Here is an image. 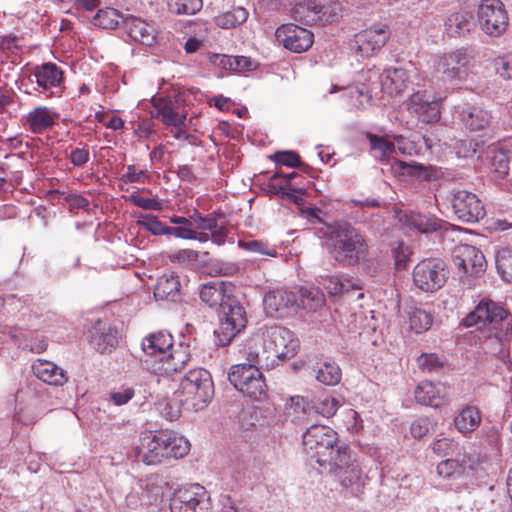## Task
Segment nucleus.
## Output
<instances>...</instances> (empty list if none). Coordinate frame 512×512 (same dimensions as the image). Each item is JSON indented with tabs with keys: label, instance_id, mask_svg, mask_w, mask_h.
Returning a JSON list of instances; mask_svg holds the SVG:
<instances>
[{
	"label": "nucleus",
	"instance_id": "nucleus-17",
	"mask_svg": "<svg viewBox=\"0 0 512 512\" xmlns=\"http://www.w3.org/2000/svg\"><path fill=\"white\" fill-rule=\"evenodd\" d=\"M407 105L410 113L415 114L418 120L424 123L434 124L440 119L439 103L425 91L412 94Z\"/></svg>",
	"mask_w": 512,
	"mask_h": 512
},
{
	"label": "nucleus",
	"instance_id": "nucleus-59",
	"mask_svg": "<svg viewBox=\"0 0 512 512\" xmlns=\"http://www.w3.org/2000/svg\"><path fill=\"white\" fill-rule=\"evenodd\" d=\"M417 363L423 372L429 373L437 371L442 367V362L435 354H422L420 357H418Z\"/></svg>",
	"mask_w": 512,
	"mask_h": 512
},
{
	"label": "nucleus",
	"instance_id": "nucleus-40",
	"mask_svg": "<svg viewBox=\"0 0 512 512\" xmlns=\"http://www.w3.org/2000/svg\"><path fill=\"white\" fill-rule=\"evenodd\" d=\"M445 25L451 35H463L474 26L473 15L470 12L453 13L447 18Z\"/></svg>",
	"mask_w": 512,
	"mask_h": 512
},
{
	"label": "nucleus",
	"instance_id": "nucleus-55",
	"mask_svg": "<svg viewBox=\"0 0 512 512\" xmlns=\"http://www.w3.org/2000/svg\"><path fill=\"white\" fill-rule=\"evenodd\" d=\"M480 143L476 140L465 138L457 140L454 144V150L459 158H472L480 150Z\"/></svg>",
	"mask_w": 512,
	"mask_h": 512
},
{
	"label": "nucleus",
	"instance_id": "nucleus-56",
	"mask_svg": "<svg viewBox=\"0 0 512 512\" xmlns=\"http://www.w3.org/2000/svg\"><path fill=\"white\" fill-rule=\"evenodd\" d=\"M436 423L428 417H421L415 420L410 427L411 435L415 439H422L435 430Z\"/></svg>",
	"mask_w": 512,
	"mask_h": 512
},
{
	"label": "nucleus",
	"instance_id": "nucleus-11",
	"mask_svg": "<svg viewBox=\"0 0 512 512\" xmlns=\"http://www.w3.org/2000/svg\"><path fill=\"white\" fill-rule=\"evenodd\" d=\"M451 205L457 218L465 223H476L486 214L484 205L479 197L467 190L454 191Z\"/></svg>",
	"mask_w": 512,
	"mask_h": 512
},
{
	"label": "nucleus",
	"instance_id": "nucleus-23",
	"mask_svg": "<svg viewBox=\"0 0 512 512\" xmlns=\"http://www.w3.org/2000/svg\"><path fill=\"white\" fill-rule=\"evenodd\" d=\"M447 388L444 384L423 381L415 389V399L418 403L431 407H441L447 401Z\"/></svg>",
	"mask_w": 512,
	"mask_h": 512
},
{
	"label": "nucleus",
	"instance_id": "nucleus-57",
	"mask_svg": "<svg viewBox=\"0 0 512 512\" xmlns=\"http://www.w3.org/2000/svg\"><path fill=\"white\" fill-rule=\"evenodd\" d=\"M411 254L412 252L409 246L405 245L403 242H397L396 246L392 248V255L397 270H405L408 267Z\"/></svg>",
	"mask_w": 512,
	"mask_h": 512
},
{
	"label": "nucleus",
	"instance_id": "nucleus-5",
	"mask_svg": "<svg viewBox=\"0 0 512 512\" xmlns=\"http://www.w3.org/2000/svg\"><path fill=\"white\" fill-rule=\"evenodd\" d=\"M465 326L489 327L500 342L512 333V315L493 301H481L464 319Z\"/></svg>",
	"mask_w": 512,
	"mask_h": 512
},
{
	"label": "nucleus",
	"instance_id": "nucleus-44",
	"mask_svg": "<svg viewBox=\"0 0 512 512\" xmlns=\"http://www.w3.org/2000/svg\"><path fill=\"white\" fill-rule=\"evenodd\" d=\"M495 263L498 274L508 282H512V249L504 247L497 251Z\"/></svg>",
	"mask_w": 512,
	"mask_h": 512
},
{
	"label": "nucleus",
	"instance_id": "nucleus-13",
	"mask_svg": "<svg viewBox=\"0 0 512 512\" xmlns=\"http://www.w3.org/2000/svg\"><path fill=\"white\" fill-rule=\"evenodd\" d=\"M473 58L468 49H458L443 55L437 63V71L445 81H461L468 74V65Z\"/></svg>",
	"mask_w": 512,
	"mask_h": 512
},
{
	"label": "nucleus",
	"instance_id": "nucleus-25",
	"mask_svg": "<svg viewBox=\"0 0 512 512\" xmlns=\"http://www.w3.org/2000/svg\"><path fill=\"white\" fill-rule=\"evenodd\" d=\"M174 347L171 334L158 332L151 334L142 342V349L147 356L160 361Z\"/></svg>",
	"mask_w": 512,
	"mask_h": 512
},
{
	"label": "nucleus",
	"instance_id": "nucleus-39",
	"mask_svg": "<svg viewBox=\"0 0 512 512\" xmlns=\"http://www.w3.org/2000/svg\"><path fill=\"white\" fill-rule=\"evenodd\" d=\"M366 137L370 143V151L377 160L387 161L395 153V144L387 138L370 132L366 134Z\"/></svg>",
	"mask_w": 512,
	"mask_h": 512
},
{
	"label": "nucleus",
	"instance_id": "nucleus-12",
	"mask_svg": "<svg viewBox=\"0 0 512 512\" xmlns=\"http://www.w3.org/2000/svg\"><path fill=\"white\" fill-rule=\"evenodd\" d=\"M452 260L464 274L479 277L487 268L484 254L469 244L456 245L452 250Z\"/></svg>",
	"mask_w": 512,
	"mask_h": 512
},
{
	"label": "nucleus",
	"instance_id": "nucleus-20",
	"mask_svg": "<svg viewBox=\"0 0 512 512\" xmlns=\"http://www.w3.org/2000/svg\"><path fill=\"white\" fill-rule=\"evenodd\" d=\"M345 462L343 465H331L327 470L335 474L343 487L351 488V492L358 495L362 493L363 488L361 469L358 464L351 460L349 453Z\"/></svg>",
	"mask_w": 512,
	"mask_h": 512
},
{
	"label": "nucleus",
	"instance_id": "nucleus-10",
	"mask_svg": "<svg viewBox=\"0 0 512 512\" xmlns=\"http://www.w3.org/2000/svg\"><path fill=\"white\" fill-rule=\"evenodd\" d=\"M478 21L486 34H502L508 26V16L503 3L500 0H482L478 9Z\"/></svg>",
	"mask_w": 512,
	"mask_h": 512
},
{
	"label": "nucleus",
	"instance_id": "nucleus-29",
	"mask_svg": "<svg viewBox=\"0 0 512 512\" xmlns=\"http://www.w3.org/2000/svg\"><path fill=\"white\" fill-rule=\"evenodd\" d=\"M190 358L189 347L179 344L169 350L165 357L159 361L161 366L158 369L165 374L179 372L185 368Z\"/></svg>",
	"mask_w": 512,
	"mask_h": 512
},
{
	"label": "nucleus",
	"instance_id": "nucleus-26",
	"mask_svg": "<svg viewBox=\"0 0 512 512\" xmlns=\"http://www.w3.org/2000/svg\"><path fill=\"white\" fill-rule=\"evenodd\" d=\"M32 76L35 77L36 83L42 89V92L59 87L63 82V71L51 62L36 66Z\"/></svg>",
	"mask_w": 512,
	"mask_h": 512
},
{
	"label": "nucleus",
	"instance_id": "nucleus-45",
	"mask_svg": "<svg viewBox=\"0 0 512 512\" xmlns=\"http://www.w3.org/2000/svg\"><path fill=\"white\" fill-rule=\"evenodd\" d=\"M122 16L116 9H100L93 17L92 23L102 29H115L119 26V19Z\"/></svg>",
	"mask_w": 512,
	"mask_h": 512
},
{
	"label": "nucleus",
	"instance_id": "nucleus-62",
	"mask_svg": "<svg viewBox=\"0 0 512 512\" xmlns=\"http://www.w3.org/2000/svg\"><path fill=\"white\" fill-rule=\"evenodd\" d=\"M130 201L137 207L146 210H161L162 204L155 198H144L138 195H131Z\"/></svg>",
	"mask_w": 512,
	"mask_h": 512
},
{
	"label": "nucleus",
	"instance_id": "nucleus-27",
	"mask_svg": "<svg viewBox=\"0 0 512 512\" xmlns=\"http://www.w3.org/2000/svg\"><path fill=\"white\" fill-rule=\"evenodd\" d=\"M382 89L389 95L401 94L409 84V76L403 68H388L380 76Z\"/></svg>",
	"mask_w": 512,
	"mask_h": 512
},
{
	"label": "nucleus",
	"instance_id": "nucleus-7",
	"mask_svg": "<svg viewBox=\"0 0 512 512\" xmlns=\"http://www.w3.org/2000/svg\"><path fill=\"white\" fill-rule=\"evenodd\" d=\"M265 337L269 355L266 359L277 358L286 360L294 357L300 347V341L289 329L281 326H271L262 332Z\"/></svg>",
	"mask_w": 512,
	"mask_h": 512
},
{
	"label": "nucleus",
	"instance_id": "nucleus-33",
	"mask_svg": "<svg viewBox=\"0 0 512 512\" xmlns=\"http://www.w3.org/2000/svg\"><path fill=\"white\" fill-rule=\"evenodd\" d=\"M264 339L262 333H255L247 340L244 347V353L248 360L247 364H254L258 367L263 360H267L266 356L269 355V352Z\"/></svg>",
	"mask_w": 512,
	"mask_h": 512
},
{
	"label": "nucleus",
	"instance_id": "nucleus-43",
	"mask_svg": "<svg viewBox=\"0 0 512 512\" xmlns=\"http://www.w3.org/2000/svg\"><path fill=\"white\" fill-rule=\"evenodd\" d=\"M270 159L277 164L291 168H298L308 174L313 171L312 167L301 161L299 154L295 151H277L270 156Z\"/></svg>",
	"mask_w": 512,
	"mask_h": 512
},
{
	"label": "nucleus",
	"instance_id": "nucleus-48",
	"mask_svg": "<svg viewBox=\"0 0 512 512\" xmlns=\"http://www.w3.org/2000/svg\"><path fill=\"white\" fill-rule=\"evenodd\" d=\"M410 327L416 333L427 331L432 323L433 316L421 308H414L409 312Z\"/></svg>",
	"mask_w": 512,
	"mask_h": 512
},
{
	"label": "nucleus",
	"instance_id": "nucleus-49",
	"mask_svg": "<svg viewBox=\"0 0 512 512\" xmlns=\"http://www.w3.org/2000/svg\"><path fill=\"white\" fill-rule=\"evenodd\" d=\"M136 225L156 236L167 235L168 232V226L159 221L157 216L151 214H141L136 221Z\"/></svg>",
	"mask_w": 512,
	"mask_h": 512
},
{
	"label": "nucleus",
	"instance_id": "nucleus-52",
	"mask_svg": "<svg viewBox=\"0 0 512 512\" xmlns=\"http://www.w3.org/2000/svg\"><path fill=\"white\" fill-rule=\"evenodd\" d=\"M267 385L263 378V374L259 370V376H254L250 383L241 391L244 395L251 398L252 400H261L266 396Z\"/></svg>",
	"mask_w": 512,
	"mask_h": 512
},
{
	"label": "nucleus",
	"instance_id": "nucleus-30",
	"mask_svg": "<svg viewBox=\"0 0 512 512\" xmlns=\"http://www.w3.org/2000/svg\"><path fill=\"white\" fill-rule=\"evenodd\" d=\"M59 114L48 107L37 106L27 115L26 121L33 133H42L55 124Z\"/></svg>",
	"mask_w": 512,
	"mask_h": 512
},
{
	"label": "nucleus",
	"instance_id": "nucleus-32",
	"mask_svg": "<svg viewBox=\"0 0 512 512\" xmlns=\"http://www.w3.org/2000/svg\"><path fill=\"white\" fill-rule=\"evenodd\" d=\"M264 339L262 333H255L247 340L244 347V353L248 360L247 364H254L258 367L263 360H267L266 356L269 355V352Z\"/></svg>",
	"mask_w": 512,
	"mask_h": 512
},
{
	"label": "nucleus",
	"instance_id": "nucleus-35",
	"mask_svg": "<svg viewBox=\"0 0 512 512\" xmlns=\"http://www.w3.org/2000/svg\"><path fill=\"white\" fill-rule=\"evenodd\" d=\"M404 223L420 233H430L442 228V221L434 216L411 212L404 215Z\"/></svg>",
	"mask_w": 512,
	"mask_h": 512
},
{
	"label": "nucleus",
	"instance_id": "nucleus-58",
	"mask_svg": "<svg viewBox=\"0 0 512 512\" xmlns=\"http://www.w3.org/2000/svg\"><path fill=\"white\" fill-rule=\"evenodd\" d=\"M239 245L250 252L259 253L261 255H265V256H269V257L277 256L276 249L269 248L267 246V244H265L261 241H257V240H251V241H247V242L239 241Z\"/></svg>",
	"mask_w": 512,
	"mask_h": 512
},
{
	"label": "nucleus",
	"instance_id": "nucleus-53",
	"mask_svg": "<svg viewBox=\"0 0 512 512\" xmlns=\"http://www.w3.org/2000/svg\"><path fill=\"white\" fill-rule=\"evenodd\" d=\"M225 215L221 212H213L203 217L197 210L191 215L192 224H196V228L201 230H211L217 228V222L224 219Z\"/></svg>",
	"mask_w": 512,
	"mask_h": 512
},
{
	"label": "nucleus",
	"instance_id": "nucleus-63",
	"mask_svg": "<svg viewBox=\"0 0 512 512\" xmlns=\"http://www.w3.org/2000/svg\"><path fill=\"white\" fill-rule=\"evenodd\" d=\"M457 444L449 438L436 440L432 445V450L439 456H447L454 451Z\"/></svg>",
	"mask_w": 512,
	"mask_h": 512
},
{
	"label": "nucleus",
	"instance_id": "nucleus-50",
	"mask_svg": "<svg viewBox=\"0 0 512 512\" xmlns=\"http://www.w3.org/2000/svg\"><path fill=\"white\" fill-rule=\"evenodd\" d=\"M168 9L174 14L192 15L202 8V0H168Z\"/></svg>",
	"mask_w": 512,
	"mask_h": 512
},
{
	"label": "nucleus",
	"instance_id": "nucleus-36",
	"mask_svg": "<svg viewBox=\"0 0 512 512\" xmlns=\"http://www.w3.org/2000/svg\"><path fill=\"white\" fill-rule=\"evenodd\" d=\"M254 376H259V367L254 364H236L230 368L228 379L241 392Z\"/></svg>",
	"mask_w": 512,
	"mask_h": 512
},
{
	"label": "nucleus",
	"instance_id": "nucleus-51",
	"mask_svg": "<svg viewBox=\"0 0 512 512\" xmlns=\"http://www.w3.org/2000/svg\"><path fill=\"white\" fill-rule=\"evenodd\" d=\"M301 305L310 310H317L325 303V298L318 288H301Z\"/></svg>",
	"mask_w": 512,
	"mask_h": 512
},
{
	"label": "nucleus",
	"instance_id": "nucleus-28",
	"mask_svg": "<svg viewBox=\"0 0 512 512\" xmlns=\"http://www.w3.org/2000/svg\"><path fill=\"white\" fill-rule=\"evenodd\" d=\"M32 371L38 379L51 385L61 386L68 380L63 369L46 360H36L32 365Z\"/></svg>",
	"mask_w": 512,
	"mask_h": 512
},
{
	"label": "nucleus",
	"instance_id": "nucleus-61",
	"mask_svg": "<svg viewBox=\"0 0 512 512\" xmlns=\"http://www.w3.org/2000/svg\"><path fill=\"white\" fill-rule=\"evenodd\" d=\"M338 407L339 401L333 397H326L315 406L317 413L327 418L335 415Z\"/></svg>",
	"mask_w": 512,
	"mask_h": 512
},
{
	"label": "nucleus",
	"instance_id": "nucleus-42",
	"mask_svg": "<svg viewBox=\"0 0 512 512\" xmlns=\"http://www.w3.org/2000/svg\"><path fill=\"white\" fill-rule=\"evenodd\" d=\"M248 18V11L240 6L233 7L215 18L218 27L230 29L244 23Z\"/></svg>",
	"mask_w": 512,
	"mask_h": 512
},
{
	"label": "nucleus",
	"instance_id": "nucleus-34",
	"mask_svg": "<svg viewBox=\"0 0 512 512\" xmlns=\"http://www.w3.org/2000/svg\"><path fill=\"white\" fill-rule=\"evenodd\" d=\"M264 339L262 333H255L247 340L244 347V353L248 360L247 364H254L258 367L263 360H267L266 356L269 355V352Z\"/></svg>",
	"mask_w": 512,
	"mask_h": 512
},
{
	"label": "nucleus",
	"instance_id": "nucleus-18",
	"mask_svg": "<svg viewBox=\"0 0 512 512\" xmlns=\"http://www.w3.org/2000/svg\"><path fill=\"white\" fill-rule=\"evenodd\" d=\"M328 7L318 4L315 0H297L292 5L291 15L305 25L329 21Z\"/></svg>",
	"mask_w": 512,
	"mask_h": 512
},
{
	"label": "nucleus",
	"instance_id": "nucleus-22",
	"mask_svg": "<svg viewBox=\"0 0 512 512\" xmlns=\"http://www.w3.org/2000/svg\"><path fill=\"white\" fill-rule=\"evenodd\" d=\"M436 471L444 479H459L473 471L471 457L466 453H458L456 458L441 461L437 465Z\"/></svg>",
	"mask_w": 512,
	"mask_h": 512
},
{
	"label": "nucleus",
	"instance_id": "nucleus-1",
	"mask_svg": "<svg viewBox=\"0 0 512 512\" xmlns=\"http://www.w3.org/2000/svg\"><path fill=\"white\" fill-rule=\"evenodd\" d=\"M306 453L325 469L331 465H343L348 459V447L340 445L337 433L326 425H311L303 434Z\"/></svg>",
	"mask_w": 512,
	"mask_h": 512
},
{
	"label": "nucleus",
	"instance_id": "nucleus-46",
	"mask_svg": "<svg viewBox=\"0 0 512 512\" xmlns=\"http://www.w3.org/2000/svg\"><path fill=\"white\" fill-rule=\"evenodd\" d=\"M341 369L335 362H324L317 371V380L325 385L333 386L341 380Z\"/></svg>",
	"mask_w": 512,
	"mask_h": 512
},
{
	"label": "nucleus",
	"instance_id": "nucleus-8",
	"mask_svg": "<svg viewBox=\"0 0 512 512\" xmlns=\"http://www.w3.org/2000/svg\"><path fill=\"white\" fill-rule=\"evenodd\" d=\"M448 271L439 258L424 259L413 270L414 284L424 292H434L444 286Z\"/></svg>",
	"mask_w": 512,
	"mask_h": 512
},
{
	"label": "nucleus",
	"instance_id": "nucleus-64",
	"mask_svg": "<svg viewBox=\"0 0 512 512\" xmlns=\"http://www.w3.org/2000/svg\"><path fill=\"white\" fill-rule=\"evenodd\" d=\"M476 505H478V510H483L486 512H496V502L491 497V493L483 494L479 497V499L475 502Z\"/></svg>",
	"mask_w": 512,
	"mask_h": 512
},
{
	"label": "nucleus",
	"instance_id": "nucleus-24",
	"mask_svg": "<svg viewBox=\"0 0 512 512\" xmlns=\"http://www.w3.org/2000/svg\"><path fill=\"white\" fill-rule=\"evenodd\" d=\"M122 29L132 40L143 45L151 46L156 40L155 28L134 16L122 19Z\"/></svg>",
	"mask_w": 512,
	"mask_h": 512
},
{
	"label": "nucleus",
	"instance_id": "nucleus-14",
	"mask_svg": "<svg viewBox=\"0 0 512 512\" xmlns=\"http://www.w3.org/2000/svg\"><path fill=\"white\" fill-rule=\"evenodd\" d=\"M275 37L284 48L294 53L305 52L314 43V34L311 31L292 23L279 26Z\"/></svg>",
	"mask_w": 512,
	"mask_h": 512
},
{
	"label": "nucleus",
	"instance_id": "nucleus-6",
	"mask_svg": "<svg viewBox=\"0 0 512 512\" xmlns=\"http://www.w3.org/2000/svg\"><path fill=\"white\" fill-rule=\"evenodd\" d=\"M217 312L219 325L214 332L216 344L226 346L246 327L248 322L246 310L237 296L233 295Z\"/></svg>",
	"mask_w": 512,
	"mask_h": 512
},
{
	"label": "nucleus",
	"instance_id": "nucleus-9",
	"mask_svg": "<svg viewBox=\"0 0 512 512\" xmlns=\"http://www.w3.org/2000/svg\"><path fill=\"white\" fill-rule=\"evenodd\" d=\"M171 512H211L212 503L208 492L200 485L179 489L170 502Z\"/></svg>",
	"mask_w": 512,
	"mask_h": 512
},
{
	"label": "nucleus",
	"instance_id": "nucleus-19",
	"mask_svg": "<svg viewBox=\"0 0 512 512\" xmlns=\"http://www.w3.org/2000/svg\"><path fill=\"white\" fill-rule=\"evenodd\" d=\"M90 343L100 353H110L118 345V332L109 323L97 320L90 329Z\"/></svg>",
	"mask_w": 512,
	"mask_h": 512
},
{
	"label": "nucleus",
	"instance_id": "nucleus-47",
	"mask_svg": "<svg viewBox=\"0 0 512 512\" xmlns=\"http://www.w3.org/2000/svg\"><path fill=\"white\" fill-rule=\"evenodd\" d=\"M157 115L162 117V122L168 126L180 127L184 125L186 115L180 116L173 108L172 103L163 102L155 106Z\"/></svg>",
	"mask_w": 512,
	"mask_h": 512
},
{
	"label": "nucleus",
	"instance_id": "nucleus-41",
	"mask_svg": "<svg viewBox=\"0 0 512 512\" xmlns=\"http://www.w3.org/2000/svg\"><path fill=\"white\" fill-rule=\"evenodd\" d=\"M296 302V295L288 291L269 292L264 297L265 306L274 311H281L293 306Z\"/></svg>",
	"mask_w": 512,
	"mask_h": 512
},
{
	"label": "nucleus",
	"instance_id": "nucleus-54",
	"mask_svg": "<svg viewBox=\"0 0 512 512\" xmlns=\"http://www.w3.org/2000/svg\"><path fill=\"white\" fill-rule=\"evenodd\" d=\"M509 154L508 151H495L491 158V169L493 173L500 179L504 178L509 173Z\"/></svg>",
	"mask_w": 512,
	"mask_h": 512
},
{
	"label": "nucleus",
	"instance_id": "nucleus-3",
	"mask_svg": "<svg viewBox=\"0 0 512 512\" xmlns=\"http://www.w3.org/2000/svg\"><path fill=\"white\" fill-rule=\"evenodd\" d=\"M190 443L173 431H151L141 433L140 445L136 448L137 456L147 465L161 463L164 458L179 459L187 455Z\"/></svg>",
	"mask_w": 512,
	"mask_h": 512
},
{
	"label": "nucleus",
	"instance_id": "nucleus-60",
	"mask_svg": "<svg viewBox=\"0 0 512 512\" xmlns=\"http://www.w3.org/2000/svg\"><path fill=\"white\" fill-rule=\"evenodd\" d=\"M494 66L501 77L512 80V54L497 57L494 60Z\"/></svg>",
	"mask_w": 512,
	"mask_h": 512
},
{
	"label": "nucleus",
	"instance_id": "nucleus-16",
	"mask_svg": "<svg viewBox=\"0 0 512 512\" xmlns=\"http://www.w3.org/2000/svg\"><path fill=\"white\" fill-rule=\"evenodd\" d=\"M234 292L235 286L231 282L213 280L200 286L199 297L205 305L218 311L235 295Z\"/></svg>",
	"mask_w": 512,
	"mask_h": 512
},
{
	"label": "nucleus",
	"instance_id": "nucleus-21",
	"mask_svg": "<svg viewBox=\"0 0 512 512\" xmlns=\"http://www.w3.org/2000/svg\"><path fill=\"white\" fill-rule=\"evenodd\" d=\"M456 113L465 128L474 132L488 129L493 120L490 111L475 105L458 107Z\"/></svg>",
	"mask_w": 512,
	"mask_h": 512
},
{
	"label": "nucleus",
	"instance_id": "nucleus-37",
	"mask_svg": "<svg viewBox=\"0 0 512 512\" xmlns=\"http://www.w3.org/2000/svg\"><path fill=\"white\" fill-rule=\"evenodd\" d=\"M180 281L179 277L175 274H164L162 275L155 286L154 289V297L157 300H172L175 301V298L178 296L180 292Z\"/></svg>",
	"mask_w": 512,
	"mask_h": 512
},
{
	"label": "nucleus",
	"instance_id": "nucleus-4",
	"mask_svg": "<svg viewBox=\"0 0 512 512\" xmlns=\"http://www.w3.org/2000/svg\"><path fill=\"white\" fill-rule=\"evenodd\" d=\"M175 396L182 407L189 411L204 409L214 396L211 374L203 369H191L181 379Z\"/></svg>",
	"mask_w": 512,
	"mask_h": 512
},
{
	"label": "nucleus",
	"instance_id": "nucleus-38",
	"mask_svg": "<svg viewBox=\"0 0 512 512\" xmlns=\"http://www.w3.org/2000/svg\"><path fill=\"white\" fill-rule=\"evenodd\" d=\"M481 423V413L475 406H466L455 418V426L461 433H470Z\"/></svg>",
	"mask_w": 512,
	"mask_h": 512
},
{
	"label": "nucleus",
	"instance_id": "nucleus-2",
	"mask_svg": "<svg viewBox=\"0 0 512 512\" xmlns=\"http://www.w3.org/2000/svg\"><path fill=\"white\" fill-rule=\"evenodd\" d=\"M329 239V253L343 267L357 265L367 255L368 245L363 235L348 222L330 226Z\"/></svg>",
	"mask_w": 512,
	"mask_h": 512
},
{
	"label": "nucleus",
	"instance_id": "nucleus-31",
	"mask_svg": "<svg viewBox=\"0 0 512 512\" xmlns=\"http://www.w3.org/2000/svg\"><path fill=\"white\" fill-rule=\"evenodd\" d=\"M391 171L396 176L410 177L417 180H430L431 172L428 167L417 162L407 163L394 159Z\"/></svg>",
	"mask_w": 512,
	"mask_h": 512
},
{
	"label": "nucleus",
	"instance_id": "nucleus-15",
	"mask_svg": "<svg viewBox=\"0 0 512 512\" xmlns=\"http://www.w3.org/2000/svg\"><path fill=\"white\" fill-rule=\"evenodd\" d=\"M389 37L390 32L386 26L369 28L354 35L350 48L362 57H370L386 44Z\"/></svg>",
	"mask_w": 512,
	"mask_h": 512
}]
</instances>
